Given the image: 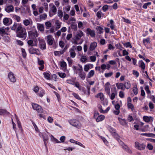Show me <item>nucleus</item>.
Instances as JSON below:
<instances>
[{
  "mask_svg": "<svg viewBox=\"0 0 155 155\" xmlns=\"http://www.w3.org/2000/svg\"><path fill=\"white\" fill-rule=\"evenodd\" d=\"M58 74L59 77L61 78H64L66 77V74L65 73H60L58 72Z\"/></svg>",
  "mask_w": 155,
  "mask_h": 155,
  "instance_id": "43",
  "label": "nucleus"
},
{
  "mask_svg": "<svg viewBox=\"0 0 155 155\" xmlns=\"http://www.w3.org/2000/svg\"><path fill=\"white\" fill-rule=\"evenodd\" d=\"M23 23L25 25L27 26L29 25L30 21L28 19H25L23 20Z\"/></svg>",
  "mask_w": 155,
  "mask_h": 155,
  "instance_id": "39",
  "label": "nucleus"
},
{
  "mask_svg": "<svg viewBox=\"0 0 155 155\" xmlns=\"http://www.w3.org/2000/svg\"><path fill=\"white\" fill-rule=\"evenodd\" d=\"M143 119L145 121L148 122L150 121V117L147 116H144L143 117Z\"/></svg>",
  "mask_w": 155,
  "mask_h": 155,
  "instance_id": "51",
  "label": "nucleus"
},
{
  "mask_svg": "<svg viewBox=\"0 0 155 155\" xmlns=\"http://www.w3.org/2000/svg\"><path fill=\"white\" fill-rule=\"evenodd\" d=\"M16 30L17 37L22 38H25L27 36V33L25 28L22 27L21 25H19Z\"/></svg>",
  "mask_w": 155,
  "mask_h": 155,
  "instance_id": "1",
  "label": "nucleus"
},
{
  "mask_svg": "<svg viewBox=\"0 0 155 155\" xmlns=\"http://www.w3.org/2000/svg\"><path fill=\"white\" fill-rule=\"evenodd\" d=\"M123 45L126 48H132L131 44L129 42H127L126 43H123Z\"/></svg>",
  "mask_w": 155,
  "mask_h": 155,
  "instance_id": "37",
  "label": "nucleus"
},
{
  "mask_svg": "<svg viewBox=\"0 0 155 155\" xmlns=\"http://www.w3.org/2000/svg\"><path fill=\"white\" fill-rule=\"evenodd\" d=\"M58 16L61 19L63 16V13L61 10H58Z\"/></svg>",
  "mask_w": 155,
  "mask_h": 155,
  "instance_id": "33",
  "label": "nucleus"
},
{
  "mask_svg": "<svg viewBox=\"0 0 155 155\" xmlns=\"http://www.w3.org/2000/svg\"><path fill=\"white\" fill-rule=\"evenodd\" d=\"M67 64L65 61H62L61 63V67L64 68L66 66Z\"/></svg>",
  "mask_w": 155,
  "mask_h": 155,
  "instance_id": "60",
  "label": "nucleus"
},
{
  "mask_svg": "<svg viewBox=\"0 0 155 155\" xmlns=\"http://www.w3.org/2000/svg\"><path fill=\"white\" fill-rule=\"evenodd\" d=\"M71 28L72 29L74 30L75 31L77 30V27L76 25L74 24H72L71 25Z\"/></svg>",
  "mask_w": 155,
  "mask_h": 155,
  "instance_id": "64",
  "label": "nucleus"
},
{
  "mask_svg": "<svg viewBox=\"0 0 155 155\" xmlns=\"http://www.w3.org/2000/svg\"><path fill=\"white\" fill-rule=\"evenodd\" d=\"M151 2H148L145 3L143 6V8L144 9H147V6L149 5H151Z\"/></svg>",
  "mask_w": 155,
  "mask_h": 155,
  "instance_id": "47",
  "label": "nucleus"
},
{
  "mask_svg": "<svg viewBox=\"0 0 155 155\" xmlns=\"http://www.w3.org/2000/svg\"><path fill=\"white\" fill-rule=\"evenodd\" d=\"M15 116L16 117V119L17 120V122L18 124V127L20 129H21V130H22L20 122V121L18 120V117H17L16 114H15Z\"/></svg>",
  "mask_w": 155,
  "mask_h": 155,
  "instance_id": "40",
  "label": "nucleus"
},
{
  "mask_svg": "<svg viewBox=\"0 0 155 155\" xmlns=\"http://www.w3.org/2000/svg\"><path fill=\"white\" fill-rule=\"evenodd\" d=\"M39 44L40 47L42 50L45 49L46 48V44L44 40L40 38H38Z\"/></svg>",
  "mask_w": 155,
  "mask_h": 155,
  "instance_id": "5",
  "label": "nucleus"
},
{
  "mask_svg": "<svg viewBox=\"0 0 155 155\" xmlns=\"http://www.w3.org/2000/svg\"><path fill=\"white\" fill-rule=\"evenodd\" d=\"M127 106L129 108L131 109L133 111V110L134 108V107L132 104L130 103H128L127 104Z\"/></svg>",
  "mask_w": 155,
  "mask_h": 155,
  "instance_id": "48",
  "label": "nucleus"
},
{
  "mask_svg": "<svg viewBox=\"0 0 155 155\" xmlns=\"http://www.w3.org/2000/svg\"><path fill=\"white\" fill-rule=\"evenodd\" d=\"M96 29L99 31V33H102L103 32V28L100 26H97Z\"/></svg>",
  "mask_w": 155,
  "mask_h": 155,
  "instance_id": "42",
  "label": "nucleus"
},
{
  "mask_svg": "<svg viewBox=\"0 0 155 155\" xmlns=\"http://www.w3.org/2000/svg\"><path fill=\"white\" fill-rule=\"evenodd\" d=\"M54 54L55 56L59 55L60 54H63V51H55L54 52Z\"/></svg>",
  "mask_w": 155,
  "mask_h": 155,
  "instance_id": "44",
  "label": "nucleus"
},
{
  "mask_svg": "<svg viewBox=\"0 0 155 155\" xmlns=\"http://www.w3.org/2000/svg\"><path fill=\"white\" fill-rule=\"evenodd\" d=\"M133 74L136 76V77H138L139 75V73L136 70H133Z\"/></svg>",
  "mask_w": 155,
  "mask_h": 155,
  "instance_id": "63",
  "label": "nucleus"
},
{
  "mask_svg": "<svg viewBox=\"0 0 155 155\" xmlns=\"http://www.w3.org/2000/svg\"><path fill=\"white\" fill-rule=\"evenodd\" d=\"M29 36L32 38H34L37 37L38 34L36 31L34 32L32 31H30L28 32Z\"/></svg>",
  "mask_w": 155,
  "mask_h": 155,
  "instance_id": "17",
  "label": "nucleus"
},
{
  "mask_svg": "<svg viewBox=\"0 0 155 155\" xmlns=\"http://www.w3.org/2000/svg\"><path fill=\"white\" fill-rule=\"evenodd\" d=\"M21 51L22 53V55L24 58H25L26 56V54L25 52V50L24 48L21 49Z\"/></svg>",
  "mask_w": 155,
  "mask_h": 155,
  "instance_id": "52",
  "label": "nucleus"
},
{
  "mask_svg": "<svg viewBox=\"0 0 155 155\" xmlns=\"http://www.w3.org/2000/svg\"><path fill=\"white\" fill-rule=\"evenodd\" d=\"M122 147L124 150H125L128 153L130 154L132 153V151L128 147L127 145L125 144Z\"/></svg>",
  "mask_w": 155,
  "mask_h": 155,
  "instance_id": "28",
  "label": "nucleus"
},
{
  "mask_svg": "<svg viewBox=\"0 0 155 155\" xmlns=\"http://www.w3.org/2000/svg\"><path fill=\"white\" fill-rule=\"evenodd\" d=\"M47 43L50 45H51L54 41V39L52 35H49L47 36Z\"/></svg>",
  "mask_w": 155,
  "mask_h": 155,
  "instance_id": "12",
  "label": "nucleus"
},
{
  "mask_svg": "<svg viewBox=\"0 0 155 155\" xmlns=\"http://www.w3.org/2000/svg\"><path fill=\"white\" fill-rule=\"evenodd\" d=\"M113 74V73L112 72H110L108 73H105L104 74V76L106 78H108L111 77Z\"/></svg>",
  "mask_w": 155,
  "mask_h": 155,
  "instance_id": "45",
  "label": "nucleus"
},
{
  "mask_svg": "<svg viewBox=\"0 0 155 155\" xmlns=\"http://www.w3.org/2000/svg\"><path fill=\"white\" fill-rule=\"evenodd\" d=\"M90 69V67L88 65H85L84 66V69L85 71L87 72Z\"/></svg>",
  "mask_w": 155,
  "mask_h": 155,
  "instance_id": "58",
  "label": "nucleus"
},
{
  "mask_svg": "<svg viewBox=\"0 0 155 155\" xmlns=\"http://www.w3.org/2000/svg\"><path fill=\"white\" fill-rule=\"evenodd\" d=\"M102 14V12L101 11H98L97 13V16L99 18H100L101 17V14Z\"/></svg>",
  "mask_w": 155,
  "mask_h": 155,
  "instance_id": "59",
  "label": "nucleus"
},
{
  "mask_svg": "<svg viewBox=\"0 0 155 155\" xmlns=\"http://www.w3.org/2000/svg\"><path fill=\"white\" fill-rule=\"evenodd\" d=\"M55 24L56 25V28L57 29H59L61 27V23L59 22L58 21H57L56 22Z\"/></svg>",
  "mask_w": 155,
  "mask_h": 155,
  "instance_id": "53",
  "label": "nucleus"
},
{
  "mask_svg": "<svg viewBox=\"0 0 155 155\" xmlns=\"http://www.w3.org/2000/svg\"><path fill=\"white\" fill-rule=\"evenodd\" d=\"M76 49L75 47L73 45L71 48L70 50V56L71 57L74 58L75 57L76 53L74 51V50Z\"/></svg>",
  "mask_w": 155,
  "mask_h": 155,
  "instance_id": "15",
  "label": "nucleus"
},
{
  "mask_svg": "<svg viewBox=\"0 0 155 155\" xmlns=\"http://www.w3.org/2000/svg\"><path fill=\"white\" fill-rule=\"evenodd\" d=\"M97 97V98H99L101 100H103L104 99V96L102 93L98 94Z\"/></svg>",
  "mask_w": 155,
  "mask_h": 155,
  "instance_id": "32",
  "label": "nucleus"
},
{
  "mask_svg": "<svg viewBox=\"0 0 155 155\" xmlns=\"http://www.w3.org/2000/svg\"><path fill=\"white\" fill-rule=\"evenodd\" d=\"M147 147V148L150 150H152L153 149V145L150 143H148Z\"/></svg>",
  "mask_w": 155,
  "mask_h": 155,
  "instance_id": "50",
  "label": "nucleus"
},
{
  "mask_svg": "<svg viewBox=\"0 0 155 155\" xmlns=\"http://www.w3.org/2000/svg\"><path fill=\"white\" fill-rule=\"evenodd\" d=\"M94 74V71L93 70H91L88 73L87 75L88 78H91L92 77Z\"/></svg>",
  "mask_w": 155,
  "mask_h": 155,
  "instance_id": "35",
  "label": "nucleus"
},
{
  "mask_svg": "<svg viewBox=\"0 0 155 155\" xmlns=\"http://www.w3.org/2000/svg\"><path fill=\"white\" fill-rule=\"evenodd\" d=\"M87 60V58L85 56H82L80 59V61L82 62H85Z\"/></svg>",
  "mask_w": 155,
  "mask_h": 155,
  "instance_id": "55",
  "label": "nucleus"
},
{
  "mask_svg": "<svg viewBox=\"0 0 155 155\" xmlns=\"http://www.w3.org/2000/svg\"><path fill=\"white\" fill-rule=\"evenodd\" d=\"M116 85L118 89H120L122 90L124 89V85L122 83H117Z\"/></svg>",
  "mask_w": 155,
  "mask_h": 155,
  "instance_id": "31",
  "label": "nucleus"
},
{
  "mask_svg": "<svg viewBox=\"0 0 155 155\" xmlns=\"http://www.w3.org/2000/svg\"><path fill=\"white\" fill-rule=\"evenodd\" d=\"M57 8L54 5H53L50 8L49 12V15L51 17L56 14L57 12Z\"/></svg>",
  "mask_w": 155,
  "mask_h": 155,
  "instance_id": "7",
  "label": "nucleus"
},
{
  "mask_svg": "<svg viewBox=\"0 0 155 155\" xmlns=\"http://www.w3.org/2000/svg\"><path fill=\"white\" fill-rule=\"evenodd\" d=\"M8 77L10 81L14 83L16 81V78L13 73L12 72H10L8 74Z\"/></svg>",
  "mask_w": 155,
  "mask_h": 155,
  "instance_id": "8",
  "label": "nucleus"
},
{
  "mask_svg": "<svg viewBox=\"0 0 155 155\" xmlns=\"http://www.w3.org/2000/svg\"><path fill=\"white\" fill-rule=\"evenodd\" d=\"M39 135L40 137H43L45 145L46 146L47 144L46 141H47L48 139L47 134L45 133H43L42 134L40 133L39 134Z\"/></svg>",
  "mask_w": 155,
  "mask_h": 155,
  "instance_id": "11",
  "label": "nucleus"
},
{
  "mask_svg": "<svg viewBox=\"0 0 155 155\" xmlns=\"http://www.w3.org/2000/svg\"><path fill=\"white\" fill-rule=\"evenodd\" d=\"M69 123L72 126L76 127L78 129H80L81 125L80 122L76 119H73L69 120Z\"/></svg>",
  "mask_w": 155,
  "mask_h": 155,
  "instance_id": "2",
  "label": "nucleus"
},
{
  "mask_svg": "<svg viewBox=\"0 0 155 155\" xmlns=\"http://www.w3.org/2000/svg\"><path fill=\"white\" fill-rule=\"evenodd\" d=\"M124 87L127 89H129L130 87V84L129 82H125L124 84Z\"/></svg>",
  "mask_w": 155,
  "mask_h": 155,
  "instance_id": "36",
  "label": "nucleus"
},
{
  "mask_svg": "<svg viewBox=\"0 0 155 155\" xmlns=\"http://www.w3.org/2000/svg\"><path fill=\"white\" fill-rule=\"evenodd\" d=\"M87 33L90 35L91 37H94L95 35V34L94 31L91 30L90 28H87Z\"/></svg>",
  "mask_w": 155,
  "mask_h": 155,
  "instance_id": "23",
  "label": "nucleus"
},
{
  "mask_svg": "<svg viewBox=\"0 0 155 155\" xmlns=\"http://www.w3.org/2000/svg\"><path fill=\"white\" fill-rule=\"evenodd\" d=\"M10 114L9 112L5 109H0V115H8Z\"/></svg>",
  "mask_w": 155,
  "mask_h": 155,
  "instance_id": "22",
  "label": "nucleus"
},
{
  "mask_svg": "<svg viewBox=\"0 0 155 155\" xmlns=\"http://www.w3.org/2000/svg\"><path fill=\"white\" fill-rule=\"evenodd\" d=\"M44 78L48 80H50L51 79V76L49 73L45 72L43 73Z\"/></svg>",
  "mask_w": 155,
  "mask_h": 155,
  "instance_id": "29",
  "label": "nucleus"
},
{
  "mask_svg": "<svg viewBox=\"0 0 155 155\" xmlns=\"http://www.w3.org/2000/svg\"><path fill=\"white\" fill-rule=\"evenodd\" d=\"M5 29L2 28H0V34L3 36L4 34H6Z\"/></svg>",
  "mask_w": 155,
  "mask_h": 155,
  "instance_id": "49",
  "label": "nucleus"
},
{
  "mask_svg": "<svg viewBox=\"0 0 155 155\" xmlns=\"http://www.w3.org/2000/svg\"><path fill=\"white\" fill-rule=\"evenodd\" d=\"M83 35V32L81 31L80 33L76 35H75V39L77 41L79 40L80 38Z\"/></svg>",
  "mask_w": 155,
  "mask_h": 155,
  "instance_id": "25",
  "label": "nucleus"
},
{
  "mask_svg": "<svg viewBox=\"0 0 155 155\" xmlns=\"http://www.w3.org/2000/svg\"><path fill=\"white\" fill-rule=\"evenodd\" d=\"M145 90L146 91L147 93L148 94H149L151 92L150 90L149 86L148 85H146L145 87Z\"/></svg>",
  "mask_w": 155,
  "mask_h": 155,
  "instance_id": "46",
  "label": "nucleus"
},
{
  "mask_svg": "<svg viewBox=\"0 0 155 155\" xmlns=\"http://www.w3.org/2000/svg\"><path fill=\"white\" fill-rule=\"evenodd\" d=\"M110 84L109 82H107L104 85L105 90L108 95H110Z\"/></svg>",
  "mask_w": 155,
  "mask_h": 155,
  "instance_id": "13",
  "label": "nucleus"
},
{
  "mask_svg": "<svg viewBox=\"0 0 155 155\" xmlns=\"http://www.w3.org/2000/svg\"><path fill=\"white\" fill-rule=\"evenodd\" d=\"M14 8L12 5H7L5 8V10L8 13H10L13 11Z\"/></svg>",
  "mask_w": 155,
  "mask_h": 155,
  "instance_id": "16",
  "label": "nucleus"
},
{
  "mask_svg": "<svg viewBox=\"0 0 155 155\" xmlns=\"http://www.w3.org/2000/svg\"><path fill=\"white\" fill-rule=\"evenodd\" d=\"M133 91L134 94L137 95L138 93V89L136 87H134L133 88Z\"/></svg>",
  "mask_w": 155,
  "mask_h": 155,
  "instance_id": "57",
  "label": "nucleus"
},
{
  "mask_svg": "<svg viewBox=\"0 0 155 155\" xmlns=\"http://www.w3.org/2000/svg\"><path fill=\"white\" fill-rule=\"evenodd\" d=\"M141 136H144L146 137H155V134L151 133H142L140 134Z\"/></svg>",
  "mask_w": 155,
  "mask_h": 155,
  "instance_id": "19",
  "label": "nucleus"
},
{
  "mask_svg": "<svg viewBox=\"0 0 155 155\" xmlns=\"http://www.w3.org/2000/svg\"><path fill=\"white\" fill-rule=\"evenodd\" d=\"M117 93L116 91H115V92H113L111 94L110 93V95H108L110 97V98L111 100H114L116 96L117 95Z\"/></svg>",
  "mask_w": 155,
  "mask_h": 155,
  "instance_id": "30",
  "label": "nucleus"
},
{
  "mask_svg": "<svg viewBox=\"0 0 155 155\" xmlns=\"http://www.w3.org/2000/svg\"><path fill=\"white\" fill-rule=\"evenodd\" d=\"M13 18L16 20L17 22H19L21 20V18L20 16L14 15H13Z\"/></svg>",
  "mask_w": 155,
  "mask_h": 155,
  "instance_id": "38",
  "label": "nucleus"
},
{
  "mask_svg": "<svg viewBox=\"0 0 155 155\" xmlns=\"http://www.w3.org/2000/svg\"><path fill=\"white\" fill-rule=\"evenodd\" d=\"M37 28L38 29L41 31H44V27L43 24H38Z\"/></svg>",
  "mask_w": 155,
  "mask_h": 155,
  "instance_id": "24",
  "label": "nucleus"
},
{
  "mask_svg": "<svg viewBox=\"0 0 155 155\" xmlns=\"http://www.w3.org/2000/svg\"><path fill=\"white\" fill-rule=\"evenodd\" d=\"M105 118V116L103 115L98 116L96 118V121L99 122L104 120Z\"/></svg>",
  "mask_w": 155,
  "mask_h": 155,
  "instance_id": "27",
  "label": "nucleus"
},
{
  "mask_svg": "<svg viewBox=\"0 0 155 155\" xmlns=\"http://www.w3.org/2000/svg\"><path fill=\"white\" fill-rule=\"evenodd\" d=\"M87 92L85 90L84 88H83L82 89V91L84 92V94H87L88 96H89L90 95L91 86H90L87 85Z\"/></svg>",
  "mask_w": 155,
  "mask_h": 155,
  "instance_id": "18",
  "label": "nucleus"
},
{
  "mask_svg": "<svg viewBox=\"0 0 155 155\" xmlns=\"http://www.w3.org/2000/svg\"><path fill=\"white\" fill-rule=\"evenodd\" d=\"M19 25H21L20 23H17L16 22H14L13 26L11 27V29L12 30L15 31H16V30L18 28Z\"/></svg>",
  "mask_w": 155,
  "mask_h": 155,
  "instance_id": "21",
  "label": "nucleus"
},
{
  "mask_svg": "<svg viewBox=\"0 0 155 155\" xmlns=\"http://www.w3.org/2000/svg\"><path fill=\"white\" fill-rule=\"evenodd\" d=\"M73 95L76 98L79 100H81V98L78 94L74 93L73 94Z\"/></svg>",
  "mask_w": 155,
  "mask_h": 155,
  "instance_id": "61",
  "label": "nucleus"
},
{
  "mask_svg": "<svg viewBox=\"0 0 155 155\" xmlns=\"http://www.w3.org/2000/svg\"><path fill=\"white\" fill-rule=\"evenodd\" d=\"M97 43L94 42L93 43H92L90 45V47L89 48V50L91 51H92L94 50L95 48L97 46Z\"/></svg>",
  "mask_w": 155,
  "mask_h": 155,
  "instance_id": "20",
  "label": "nucleus"
},
{
  "mask_svg": "<svg viewBox=\"0 0 155 155\" xmlns=\"http://www.w3.org/2000/svg\"><path fill=\"white\" fill-rule=\"evenodd\" d=\"M118 120L121 125H125L127 124L126 120L125 119H123L120 118V117H118Z\"/></svg>",
  "mask_w": 155,
  "mask_h": 155,
  "instance_id": "26",
  "label": "nucleus"
},
{
  "mask_svg": "<svg viewBox=\"0 0 155 155\" xmlns=\"http://www.w3.org/2000/svg\"><path fill=\"white\" fill-rule=\"evenodd\" d=\"M108 6L107 5H105L102 7V9L104 12H106L108 9Z\"/></svg>",
  "mask_w": 155,
  "mask_h": 155,
  "instance_id": "62",
  "label": "nucleus"
},
{
  "mask_svg": "<svg viewBox=\"0 0 155 155\" xmlns=\"http://www.w3.org/2000/svg\"><path fill=\"white\" fill-rule=\"evenodd\" d=\"M109 130L112 135L116 139H118L119 136L116 132L115 130L114 129L111 127H110Z\"/></svg>",
  "mask_w": 155,
  "mask_h": 155,
  "instance_id": "14",
  "label": "nucleus"
},
{
  "mask_svg": "<svg viewBox=\"0 0 155 155\" xmlns=\"http://www.w3.org/2000/svg\"><path fill=\"white\" fill-rule=\"evenodd\" d=\"M47 17V15L44 13L39 16V18L41 20H45Z\"/></svg>",
  "mask_w": 155,
  "mask_h": 155,
  "instance_id": "34",
  "label": "nucleus"
},
{
  "mask_svg": "<svg viewBox=\"0 0 155 155\" xmlns=\"http://www.w3.org/2000/svg\"><path fill=\"white\" fill-rule=\"evenodd\" d=\"M45 25L46 26V28L48 29L51 27V24L50 21H47L45 22Z\"/></svg>",
  "mask_w": 155,
  "mask_h": 155,
  "instance_id": "41",
  "label": "nucleus"
},
{
  "mask_svg": "<svg viewBox=\"0 0 155 155\" xmlns=\"http://www.w3.org/2000/svg\"><path fill=\"white\" fill-rule=\"evenodd\" d=\"M28 45L30 46H34L33 45V41L32 40L30 39L28 40L27 41Z\"/></svg>",
  "mask_w": 155,
  "mask_h": 155,
  "instance_id": "56",
  "label": "nucleus"
},
{
  "mask_svg": "<svg viewBox=\"0 0 155 155\" xmlns=\"http://www.w3.org/2000/svg\"><path fill=\"white\" fill-rule=\"evenodd\" d=\"M140 67H141L142 69L143 70H144L145 68V64L142 61L140 64Z\"/></svg>",
  "mask_w": 155,
  "mask_h": 155,
  "instance_id": "54",
  "label": "nucleus"
},
{
  "mask_svg": "<svg viewBox=\"0 0 155 155\" xmlns=\"http://www.w3.org/2000/svg\"><path fill=\"white\" fill-rule=\"evenodd\" d=\"M79 66L80 68L78 69V75L82 80H84L86 77V74L85 72L83 71V68L81 65L79 64Z\"/></svg>",
  "mask_w": 155,
  "mask_h": 155,
  "instance_id": "4",
  "label": "nucleus"
},
{
  "mask_svg": "<svg viewBox=\"0 0 155 155\" xmlns=\"http://www.w3.org/2000/svg\"><path fill=\"white\" fill-rule=\"evenodd\" d=\"M30 53L31 54H36L37 55H39L40 52L38 49L35 48L33 47L31 48L29 50Z\"/></svg>",
  "mask_w": 155,
  "mask_h": 155,
  "instance_id": "9",
  "label": "nucleus"
},
{
  "mask_svg": "<svg viewBox=\"0 0 155 155\" xmlns=\"http://www.w3.org/2000/svg\"><path fill=\"white\" fill-rule=\"evenodd\" d=\"M146 147V145L143 143H140L137 141H136L135 143V148L140 150H144Z\"/></svg>",
  "mask_w": 155,
  "mask_h": 155,
  "instance_id": "3",
  "label": "nucleus"
},
{
  "mask_svg": "<svg viewBox=\"0 0 155 155\" xmlns=\"http://www.w3.org/2000/svg\"><path fill=\"white\" fill-rule=\"evenodd\" d=\"M33 109L36 110L38 113H43V109L41 106L36 104L33 103L32 104Z\"/></svg>",
  "mask_w": 155,
  "mask_h": 155,
  "instance_id": "6",
  "label": "nucleus"
},
{
  "mask_svg": "<svg viewBox=\"0 0 155 155\" xmlns=\"http://www.w3.org/2000/svg\"><path fill=\"white\" fill-rule=\"evenodd\" d=\"M3 22L5 25H8L12 24V21L11 18H5L3 19Z\"/></svg>",
  "mask_w": 155,
  "mask_h": 155,
  "instance_id": "10",
  "label": "nucleus"
}]
</instances>
